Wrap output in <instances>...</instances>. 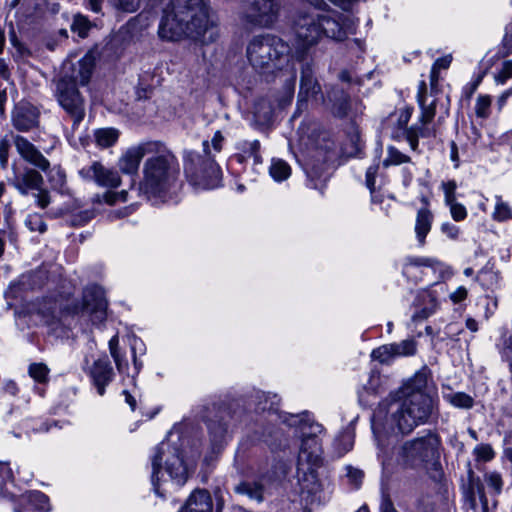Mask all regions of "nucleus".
<instances>
[{
	"instance_id": "1",
	"label": "nucleus",
	"mask_w": 512,
	"mask_h": 512,
	"mask_svg": "<svg viewBox=\"0 0 512 512\" xmlns=\"http://www.w3.org/2000/svg\"><path fill=\"white\" fill-rule=\"evenodd\" d=\"M218 21L209 0H170L163 10L158 34L170 41L186 35L206 44L218 37Z\"/></svg>"
},
{
	"instance_id": "2",
	"label": "nucleus",
	"mask_w": 512,
	"mask_h": 512,
	"mask_svg": "<svg viewBox=\"0 0 512 512\" xmlns=\"http://www.w3.org/2000/svg\"><path fill=\"white\" fill-rule=\"evenodd\" d=\"M322 12H299L293 20V31L297 47L294 57L297 61L310 58L309 49L324 38L342 41L347 33L339 21V13L330 11L324 0H300Z\"/></svg>"
},
{
	"instance_id": "3",
	"label": "nucleus",
	"mask_w": 512,
	"mask_h": 512,
	"mask_svg": "<svg viewBox=\"0 0 512 512\" xmlns=\"http://www.w3.org/2000/svg\"><path fill=\"white\" fill-rule=\"evenodd\" d=\"M153 143L155 151L144 163V179L139 186V192L148 198L167 192L177 182L180 173L175 155L163 143Z\"/></svg>"
},
{
	"instance_id": "4",
	"label": "nucleus",
	"mask_w": 512,
	"mask_h": 512,
	"mask_svg": "<svg viewBox=\"0 0 512 512\" xmlns=\"http://www.w3.org/2000/svg\"><path fill=\"white\" fill-rule=\"evenodd\" d=\"M390 405L391 420L402 434L411 433L425 424L437 412V405L429 394L397 395Z\"/></svg>"
},
{
	"instance_id": "5",
	"label": "nucleus",
	"mask_w": 512,
	"mask_h": 512,
	"mask_svg": "<svg viewBox=\"0 0 512 512\" xmlns=\"http://www.w3.org/2000/svg\"><path fill=\"white\" fill-rule=\"evenodd\" d=\"M246 55L256 71L269 74L281 70L289 63L291 48L277 36H256L249 42Z\"/></svg>"
},
{
	"instance_id": "6",
	"label": "nucleus",
	"mask_w": 512,
	"mask_h": 512,
	"mask_svg": "<svg viewBox=\"0 0 512 512\" xmlns=\"http://www.w3.org/2000/svg\"><path fill=\"white\" fill-rule=\"evenodd\" d=\"M42 314L58 319L62 314L89 317L93 325L102 324L107 317V301L104 290L97 285L87 286L83 291L82 303L63 306L62 301L45 299L40 308Z\"/></svg>"
},
{
	"instance_id": "7",
	"label": "nucleus",
	"mask_w": 512,
	"mask_h": 512,
	"mask_svg": "<svg viewBox=\"0 0 512 512\" xmlns=\"http://www.w3.org/2000/svg\"><path fill=\"white\" fill-rule=\"evenodd\" d=\"M206 159L196 152L188 151L184 155V172L189 181L201 189L216 188L221 180V170L211 156L209 142H203Z\"/></svg>"
},
{
	"instance_id": "8",
	"label": "nucleus",
	"mask_w": 512,
	"mask_h": 512,
	"mask_svg": "<svg viewBox=\"0 0 512 512\" xmlns=\"http://www.w3.org/2000/svg\"><path fill=\"white\" fill-rule=\"evenodd\" d=\"M162 462L165 463L166 472L172 480L178 485H183L188 478L187 467L183 461L182 455L177 447L171 446L168 442L160 443L152 457V475L151 481L154 491L159 492V473L162 468Z\"/></svg>"
},
{
	"instance_id": "9",
	"label": "nucleus",
	"mask_w": 512,
	"mask_h": 512,
	"mask_svg": "<svg viewBox=\"0 0 512 512\" xmlns=\"http://www.w3.org/2000/svg\"><path fill=\"white\" fill-rule=\"evenodd\" d=\"M54 94L58 104L72 120V128L75 130L86 114L85 99L79 92L76 83L68 79L67 76H63L56 82Z\"/></svg>"
},
{
	"instance_id": "10",
	"label": "nucleus",
	"mask_w": 512,
	"mask_h": 512,
	"mask_svg": "<svg viewBox=\"0 0 512 512\" xmlns=\"http://www.w3.org/2000/svg\"><path fill=\"white\" fill-rule=\"evenodd\" d=\"M439 444L438 436L429 432L423 437L404 443L402 446V457L410 467H421L438 458Z\"/></svg>"
},
{
	"instance_id": "11",
	"label": "nucleus",
	"mask_w": 512,
	"mask_h": 512,
	"mask_svg": "<svg viewBox=\"0 0 512 512\" xmlns=\"http://www.w3.org/2000/svg\"><path fill=\"white\" fill-rule=\"evenodd\" d=\"M278 10L275 0H242L241 19L251 26L268 27L276 19Z\"/></svg>"
},
{
	"instance_id": "12",
	"label": "nucleus",
	"mask_w": 512,
	"mask_h": 512,
	"mask_svg": "<svg viewBox=\"0 0 512 512\" xmlns=\"http://www.w3.org/2000/svg\"><path fill=\"white\" fill-rule=\"evenodd\" d=\"M310 433L302 432V443L298 456V470H303L307 464V471L310 474L315 472V468L321 465V445L317 438V433L322 431L319 424H310Z\"/></svg>"
},
{
	"instance_id": "13",
	"label": "nucleus",
	"mask_w": 512,
	"mask_h": 512,
	"mask_svg": "<svg viewBox=\"0 0 512 512\" xmlns=\"http://www.w3.org/2000/svg\"><path fill=\"white\" fill-rule=\"evenodd\" d=\"M11 183L22 195H28L30 191H37L34 197L36 204L41 209H45L50 204V194L43 188L44 180L38 171L26 169L22 173L15 174Z\"/></svg>"
},
{
	"instance_id": "14",
	"label": "nucleus",
	"mask_w": 512,
	"mask_h": 512,
	"mask_svg": "<svg viewBox=\"0 0 512 512\" xmlns=\"http://www.w3.org/2000/svg\"><path fill=\"white\" fill-rule=\"evenodd\" d=\"M299 62L301 63L299 98H323L321 85L315 77L316 69L314 59L310 57Z\"/></svg>"
},
{
	"instance_id": "15",
	"label": "nucleus",
	"mask_w": 512,
	"mask_h": 512,
	"mask_svg": "<svg viewBox=\"0 0 512 512\" xmlns=\"http://www.w3.org/2000/svg\"><path fill=\"white\" fill-rule=\"evenodd\" d=\"M79 174L84 180L94 181L99 186L103 187L114 188L121 182L117 171L106 168L98 161L93 162L89 166L83 167L79 171Z\"/></svg>"
},
{
	"instance_id": "16",
	"label": "nucleus",
	"mask_w": 512,
	"mask_h": 512,
	"mask_svg": "<svg viewBox=\"0 0 512 512\" xmlns=\"http://www.w3.org/2000/svg\"><path fill=\"white\" fill-rule=\"evenodd\" d=\"M154 147L153 141H148L127 149L118 161L120 171L125 174L136 175L141 160L145 155L152 154L155 151Z\"/></svg>"
},
{
	"instance_id": "17",
	"label": "nucleus",
	"mask_w": 512,
	"mask_h": 512,
	"mask_svg": "<svg viewBox=\"0 0 512 512\" xmlns=\"http://www.w3.org/2000/svg\"><path fill=\"white\" fill-rule=\"evenodd\" d=\"M89 375L99 395H104L105 387L112 381L114 372L107 356L94 361L89 369Z\"/></svg>"
},
{
	"instance_id": "18",
	"label": "nucleus",
	"mask_w": 512,
	"mask_h": 512,
	"mask_svg": "<svg viewBox=\"0 0 512 512\" xmlns=\"http://www.w3.org/2000/svg\"><path fill=\"white\" fill-rule=\"evenodd\" d=\"M39 111L30 103L18 104L12 115L13 126L19 131H29L38 125Z\"/></svg>"
},
{
	"instance_id": "19",
	"label": "nucleus",
	"mask_w": 512,
	"mask_h": 512,
	"mask_svg": "<svg viewBox=\"0 0 512 512\" xmlns=\"http://www.w3.org/2000/svg\"><path fill=\"white\" fill-rule=\"evenodd\" d=\"M14 144L23 159L42 171H47L50 166L49 161L31 142L26 138L17 135L14 137Z\"/></svg>"
},
{
	"instance_id": "20",
	"label": "nucleus",
	"mask_w": 512,
	"mask_h": 512,
	"mask_svg": "<svg viewBox=\"0 0 512 512\" xmlns=\"http://www.w3.org/2000/svg\"><path fill=\"white\" fill-rule=\"evenodd\" d=\"M95 57L92 53H87L83 58H81L77 64L74 66L72 74L67 76L68 79H71L73 82L84 86L87 85L91 79V76L95 67Z\"/></svg>"
},
{
	"instance_id": "21",
	"label": "nucleus",
	"mask_w": 512,
	"mask_h": 512,
	"mask_svg": "<svg viewBox=\"0 0 512 512\" xmlns=\"http://www.w3.org/2000/svg\"><path fill=\"white\" fill-rule=\"evenodd\" d=\"M213 503L206 490L194 491L179 512H212Z\"/></svg>"
},
{
	"instance_id": "22",
	"label": "nucleus",
	"mask_w": 512,
	"mask_h": 512,
	"mask_svg": "<svg viewBox=\"0 0 512 512\" xmlns=\"http://www.w3.org/2000/svg\"><path fill=\"white\" fill-rule=\"evenodd\" d=\"M433 218L432 212L427 207L420 208L417 211L414 230L419 246H424L426 236L432 227Z\"/></svg>"
},
{
	"instance_id": "23",
	"label": "nucleus",
	"mask_w": 512,
	"mask_h": 512,
	"mask_svg": "<svg viewBox=\"0 0 512 512\" xmlns=\"http://www.w3.org/2000/svg\"><path fill=\"white\" fill-rule=\"evenodd\" d=\"M428 381L427 369H422L415 373L397 392V395L410 396L413 394H426L425 388Z\"/></svg>"
},
{
	"instance_id": "24",
	"label": "nucleus",
	"mask_w": 512,
	"mask_h": 512,
	"mask_svg": "<svg viewBox=\"0 0 512 512\" xmlns=\"http://www.w3.org/2000/svg\"><path fill=\"white\" fill-rule=\"evenodd\" d=\"M405 138L409 142V145L413 151H416L418 148V139L419 137L428 138L435 137L436 130L433 127H430L429 124L420 123L419 125H413L404 131Z\"/></svg>"
},
{
	"instance_id": "25",
	"label": "nucleus",
	"mask_w": 512,
	"mask_h": 512,
	"mask_svg": "<svg viewBox=\"0 0 512 512\" xmlns=\"http://www.w3.org/2000/svg\"><path fill=\"white\" fill-rule=\"evenodd\" d=\"M417 300L423 302L426 306L415 311L412 315V321H423L430 317L438 309L436 296L432 292H422L417 296Z\"/></svg>"
},
{
	"instance_id": "26",
	"label": "nucleus",
	"mask_w": 512,
	"mask_h": 512,
	"mask_svg": "<svg viewBox=\"0 0 512 512\" xmlns=\"http://www.w3.org/2000/svg\"><path fill=\"white\" fill-rule=\"evenodd\" d=\"M21 504H28L29 510L46 512L49 510V498L40 491H30L19 495Z\"/></svg>"
},
{
	"instance_id": "27",
	"label": "nucleus",
	"mask_w": 512,
	"mask_h": 512,
	"mask_svg": "<svg viewBox=\"0 0 512 512\" xmlns=\"http://www.w3.org/2000/svg\"><path fill=\"white\" fill-rule=\"evenodd\" d=\"M234 491L237 494L248 496L252 500L262 502L264 499V486L257 481L249 482L243 481L234 487Z\"/></svg>"
},
{
	"instance_id": "28",
	"label": "nucleus",
	"mask_w": 512,
	"mask_h": 512,
	"mask_svg": "<svg viewBox=\"0 0 512 512\" xmlns=\"http://www.w3.org/2000/svg\"><path fill=\"white\" fill-rule=\"evenodd\" d=\"M330 100L333 101V113L337 117H345L349 113L350 109V97L343 90H335L332 95L329 96Z\"/></svg>"
},
{
	"instance_id": "29",
	"label": "nucleus",
	"mask_w": 512,
	"mask_h": 512,
	"mask_svg": "<svg viewBox=\"0 0 512 512\" xmlns=\"http://www.w3.org/2000/svg\"><path fill=\"white\" fill-rule=\"evenodd\" d=\"M274 106L267 98H260L254 105V116L260 124H267L273 118Z\"/></svg>"
},
{
	"instance_id": "30",
	"label": "nucleus",
	"mask_w": 512,
	"mask_h": 512,
	"mask_svg": "<svg viewBox=\"0 0 512 512\" xmlns=\"http://www.w3.org/2000/svg\"><path fill=\"white\" fill-rule=\"evenodd\" d=\"M257 409L260 411H277L280 404V398L277 394L258 391L255 394Z\"/></svg>"
},
{
	"instance_id": "31",
	"label": "nucleus",
	"mask_w": 512,
	"mask_h": 512,
	"mask_svg": "<svg viewBox=\"0 0 512 512\" xmlns=\"http://www.w3.org/2000/svg\"><path fill=\"white\" fill-rule=\"evenodd\" d=\"M439 262L434 258L407 256L402 263V274L407 276L411 267H431L434 268Z\"/></svg>"
},
{
	"instance_id": "32",
	"label": "nucleus",
	"mask_w": 512,
	"mask_h": 512,
	"mask_svg": "<svg viewBox=\"0 0 512 512\" xmlns=\"http://www.w3.org/2000/svg\"><path fill=\"white\" fill-rule=\"evenodd\" d=\"M96 144L102 148L113 146L119 138V131L115 128H101L94 132Z\"/></svg>"
},
{
	"instance_id": "33",
	"label": "nucleus",
	"mask_w": 512,
	"mask_h": 512,
	"mask_svg": "<svg viewBox=\"0 0 512 512\" xmlns=\"http://www.w3.org/2000/svg\"><path fill=\"white\" fill-rule=\"evenodd\" d=\"M50 369L44 363H31L28 367L29 376L39 384L49 382Z\"/></svg>"
},
{
	"instance_id": "34",
	"label": "nucleus",
	"mask_w": 512,
	"mask_h": 512,
	"mask_svg": "<svg viewBox=\"0 0 512 512\" xmlns=\"http://www.w3.org/2000/svg\"><path fill=\"white\" fill-rule=\"evenodd\" d=\"M411 162V158L399 151L394 146L387 147V157L383 160V166L385 168L391 165H401L403 163Z\"/></svg>"
},
{
	"instance_id": "35",
	"label": "nucleus",
	"mask_w": 512,
	"mask_h": 512,
	"mask_svg": "<svg viewBox=\"0 0 512 512\" xmlns=\"http://www.w3.org/2000/svg\"><path fill=\"white\" fill-rule=\"evenodd\" d=\"M444 398L457 408L470 409L474 405V399L464 392L450 393L445 395Z\"/></svg>"
},
{
	"instance_id": "36",
	"label": "nucleus",
	"mask_w": 512,
	"mask_h": 512,
	"mask_svg": "<svg viewBox=\"0 0 512 512\" xmlns=\"http://www.w3.org/2000/svg\"><path fill=\"white\" fill-rule=\"evenodd\" d=\"M291 168L283 160H274L270 166V175L276 181H283L290 176Z\"/></svg>"
},
{
	"instance_id": "37",
	"label": "nucleus",
	"mask_w": 512,
	"mask_h": 512,
	"mask_svg": "<svg viewBox=\"0 0 512 512\" xmlns=\"http://www.w3.org/2000/svg\"><path fill=\"white\" fill-rule=\"evenodd\" d=\"M241 150L244 153V155H240L239 156V160L240 161H242V158L247 156V157H253L254 162L256 164L261 163L262 159H261V156L259 154L260 142L258 140H254V141H251V142L244 141L241 144Z\"/></svg>"
},
{
	"instance_id": "38",
	"label": "nucleus",
	"mask_w": 512,
	"mask_h": 512,
	"mask_svg": "<svg viewBox=\"0 0 512 512\" xmlns=\"http://www.w3.org/2000/svg\"><path fill=\"white\" fill-rule=\"evenodd\" d=\"M395 356V350L392 344L380 346L374 349L371 353L372 359L377 360L382 364L389 363V361Z\"/></svg>"
},
{
	"instance_id": "39",
	"label": "nucleus",
	"mask_w": 512,
	"mask_h": 512,
	"mask_svg": "<svg viewBox=\"0 0 512 512\" xmlns=\"http://www.w3.org/2000/svg\"><path fill=\"white\" fill-rule=\"evenodd\" d=\"M493 218L496 221H506L512 218V211L509 205L503 202L500 196H496V205L493 212Z\"/></svg>"
},
{
	"instance_id": "40",
	"label": "nucleus",
	"mask_w": 512,
	"mask_h": 512,
	"mask_svg": "<svg viewBox=\"0 0 512 512\" xmlns=\"http://www.w3.org/2000/svg\"><path fill=\"white\" fill-rule=\"evenodd\" d=\"M396 356H411L416 353V342L413 339H405L400 343L392 344Z\"/></svg>"
},
{
	"instance_id": "41",
	"label": "nucleus",
	"mask_w": 512,
	"mask_h": 512,
	"mask_svg": "<svg viewBox=\"0 0 512 512\" xmlns=\"http://www.w3.org/2000/svg\"><path fill=\"white\" fill-rule=\"evenodd\" d=\"M491 97L479 95L475 104V113L479 118H488L490 115Z\"/></svg>"
},
{
	"instance_id": "42",
	"label": "nucleus",
	"mask_w": 512,
	"mask_h": 512,
	"mask_svg": "<svg viewBox=\"0 0 512 512\" xmlns=\"http://www.w3.org/2000/svg\"><path fill=\"white\" fill-rule=\"evenodd\" d=\"M25 225L30 231H37L43 233L46 231L47 226L44 222L42 215L38 213L29 214L25 220Z\"/></svg>"
},
{
	"instance_id": "43",
	"label": "nucleus",
	"mask_w": 512,
	"mask_h": 512,
	"mask_svg": "<svg viewBox=\"0 0 512 512\" xmlns=\"http://www.w3.org/2000/svg\"><path fill=\"white\" fill-rule=\"evenodd\" d=\"M94 218V212L91 210L80 211L78 213L71 214L67 219V222L74 227H80L88 223Z\"/></svg>"
},
{
	"instance_id": "44",
	"label": "nucleus",
	"mask_w": 512,
	"mask_h": 512,
	"mask_svg": "<svg viewBox=\"0 0 512 512\" xmlns=\"http://www.w3.org/2000/svg\"><path fill=\"white\" fill-rule=\"evenodd\" d=\"M419 106L421 107V115L419 118L420 123L430 124L433 121L436 113L435 101L428 105L426 102H423V104H419Z\"/></svg>"
},
{
	"instance_id": "45",
	"label": "nucleus",
	"mask_w": 512,
	"mask_h": 512,
	"mask_svg": "<svg viewBox=\"0 0 512 512\" xmlns=\"http://www.w3.org/2000/svg\"><path fill=\"white\" fill-rule=\"evenodd\" d=\"M110 3L118 10L124 12H134L140 6V0H109Z\"/></svg>"
},
{
	"instance_id": "46",
	"label": "nucleus",
	"mask_w": 512,
	"mask_h": 512,
	"mask_svg": "<svg viewBox=\"0 0 512 512\" xmlns=\"http://www.w3.org/2000/svg\"><path fill=\"white\" fill-rule=\"evenodd\" d=\"M380 158L377 157V162L367 168L365 184L371 193L375 191V178L379 170Z\"/></svg>"
},
{
	"instance_id": "47",
	"label": "nucleus",
	"mask_w": 512,
	"mask_h": 512,
	"mask_svg": "<svg viewBox=\"0 0 512 512\" xmlns=\"http://www.w3.org/2000/svg\"><path fill=\"white\" fill-rule=\"evenodd\" d=\"M71 27L74 32H77L80 37L84 38L87 36L90 25L85 17L76 16Z\"/></svg>"
},
{
	"instance_id": "48",
	"label": "nucleus",
	"mask_w": 512,
	"mask_h": 512,
	"mask_svg": "<svg viewBox=\"0 0 512 512\" xmlns=\"http://www.w3.org/2000/svg\"><path fill=\"white\" fill-rule=\"evenodd\" d=\"M13 481V472L10 466L6 463H0V493L3 492L4 487Z\"/></svg>"
},
{
	"instance_id": "49",
	"label": "nucleus",
	"mask_w": 512,
	"mask_h": 512,
	"mask_svg": "<svg viewBox=\"0 0 512 512\" xmlns=\"http://www.w3.org/2000/svg\"><path fill=\"white\" fill-rule=\"evenodd\" d=\"M478 459L483 461H490L494 458L495 453L489 444L478 445L474 450Z\"/></svg>"
},
{
	"instance_id": "50",
	"label": "nucleus",
	"mask_w": 512,
	"mask_h": 512,
	"mask_svg": "<svg viewBox=\"0 0 512 512\" xmlns=\"http://www.w3.org/2000/svg\"><path fill=\"white\" fill-rule=\"evenodd\" d=\"M512 78V60L504 61L501 71L496 76V80L504 84L508 79Z\"/></svg>"
},
{
	"instance_id": "51",
	"label": "nucleus",
	"mask_w": 512,
	"mask_h": 512,
	"mask_svg": "<svg viewBox=\"0 0 512 512\" xmlns=\"http://www.w3.org/2000/svg\"><path fill=\"white\" fill-rule=\"evenodd\" d=\"M485 481L487 482L488 486L493 488L496 493H500L502 489V479L501 476L496 473H488L485 476Z\"/></svg>"
},
{
	"instance_id": "52",
	"label": "nucleus",
	"mask_w": 512,
	"mask_h": 512,
	"mask_svg": "<svg viewBox=\"0 0 512 512\" xmlns=\"http://www.w3.org/2000/svg\"><path fill=\"white\" fill-rule=\"evenodd\" d=\"M127 194L128 192L126 190H122L121 192L118 193L106 192L104 195V200L109 205H113L118 201L125 202L127 201Z\"/></svg>"
},
{
	"instance_id": "53",
	"label": "nucleus",
	"mask_w": 512,
	"mask_h": 512,
	"mask_svg": "<svg viewBox=\"0 0 512 512\" xmlns=\"http://www.w3.org/2000/svg\"><path fill=\"white\" fill-rule=\"evenodd\" d=\"M4 497L9 498V500L12 502V509L14 512H24L26 510H29L28 504H21V502L19 501V496H14L13 494L5 490Z\"/></svg>"
},
{
	"instance_id": "54",
	"label": "nucleus",
	"mask_w": 512,
	"mask_h": 512,
	"mask_svg": "<svg viewBox=\"0 0 512 512\" xmlns=\"http://www.w3.org/2000/svg\"><path fill=\"white\" fill-rule=\"evenodd\" d=\"M10 140L6 137L0 139V162L3 167L8 162Z\"/></svg>"
},
{
	"instance_id": "55",
	"label": "nucleus",
	"mask_w": 512,
	"mask_h": 512,
	"mask_svg": "<svg viewBox=\"0 0 512 512\" xmlns=\"http://www.w3.org/2000/svg\"><path fill=\"white\" fill-rule=\"evenodd\" d=\"M450 212L455 221H462L467 216L466 208L460 203L452 205Z\"/></svg>"
},
{
	"instance_id": "56",
	"label": "nucleus",
	"mask_w": 512,
	"mask_h": 512,
	"mask_svg": "<svg viewBox=\"0 0 512 512\" xmlns=\"http://www.w3.org/2000/svg\"><path fill=\"white\" fill-rule=\"evenodd\" d=\"M467 296L468 290L464 286H459L449 297L454 304H458L464 301Z\"/></svg>"
},
{
	"instance_id": "57",
	"label": "nucleus",
	"mask_w": 512,
	"mask_h": 512,
	"mask_svg": "<svg viewBox=\"0 0 512 512\" xmlns=\"http://www.w3.org/2000/svg\"><path fill=\"white\" fill-rule=\"evenodd\" d=\"M2 391L5 394H8V395H10L12 397H17L18 394H19L20 389H19L17 383L14 380H6L3 383Z\"/></svg>"
},
{
	"instance_id": "58",
	"label": "nucleus",
	"mask_w": 512,
	"mask_h": 512,
	"mask_svg": "<svg viewBox=\"0 0 512 512\" xmlns=\"http://www.w3.org/2000/svg\"><path fill=\"white\" fill-rule=\"evenodd\" d=\"M470 488H471V492L473 494L475 493V490H476V492L479 495L480 501L482 502L483 506L486 507L487 506V499H486V496L484 494L482 485L479 482L475 483L473 480H471Z\"/></svg>"
},
{
	"instance_id": "59",
	"label": "nucleus",
	"mask_w": 512,
	"mask_h": 512,
	"mask_svg": "<svg viewBox=\"0 0 512 512\" xmlns=\"http://www.w3.org/2000/svg\"><path fill=\"white\" fill-rule=\"evenodd\" d=\"M441 230L452 239L457 238L459 233L458 227L450 223H443L441 226Z\"/></svg>"
},
{
	"instance_id": "60",
	"label": "nucleus",
	"mask_w": 512,
	"mask_h": 512,
	"mask_svg": "<svg viewBox=\"0 0 512 512\" xmlns=\"http://www.w3.org/2000/svg\"><path fill=\"white\" fill-rule=\"evenodd\" d=\"M118 346H119V338L117 335H114L109 340V350H110L112 358H117V356L121 354Z\"/></svg>"
},
{
	"instance_id": "61",
	"label": "nucleus",
	"mask_w": 512,
	"mask_h": 512,
	"mask_svg": "<svg viewBox=\"0 0 512 512\" xmlns=\"http://www.w3.org/2000/svg\"><path fill=\"white\" fill-rule=\"evenodd\" d=\"M451 61H452V57L450 55L444 56V57L438 58L435 61V63L433 64V67L435 69H437L438 71L440 69H447L451 64Z\"/></svg>"
},
{
	"instance_id": "62",
	"label": "nucleus",
	"mask_w": 512,
	"mask_h": 512,
	"mask_svg": "<svg viewBox=\"0 0 512 512\" xmlns=\"http://www.w3.org/2000/svg\"><path fill=\"white\" fill-rule=\"evenodd\" d=\"M11 73L6 61L0 58V78L7 83H10Z\"/></svg>"
},
{
	"instance_id": "63",
	"label": "nucleus",
	"mask_w": 512,
	"mask_h": 512,
	"mask_svg": "<svg viewBox=\"0 0 512 512\" xmlns=\"http://www.w3.org/2000/svg\"><path fill=\"white\" fill-rule=\"evenodd\" d=\"M223 141L224 137L222 133L220 131H217L211 140V145L216 152H220L222 150Z\"/></svg>"
},
{
	"instance_id": "64",
	"label": "nucleus",
	"mask_w": 512,
	"mask_h": 512,
	"mask_svg": "<svg viewBox=\"0 0 512 512\" xmlns=\"http://www.w3.org/2000/svg\"><path fill=\"white\" fill-rule=\"evenodd\" d=\"M481 284H485L488 280H494L496 279V274L491 272V271H487V270H482L478 273L477 275V278H476Z\"/></svg>"
}]
</instances>
